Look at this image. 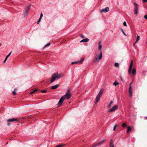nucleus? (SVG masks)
<instances>
[{
	"label": "nucleus",
	"mask_w": 147,
	"mask_h": 147,
	"mask_svg": "<svg viewBox=\"0 0 147 147\" xmlns=\"http://www.w3.org/2000/svg\"><path fill=\"white\" fill-rule=\"evenodd\" d=\"M1 46V43H0V47Z\"/></svg>",
	"instance_id": "8fccbe9b"
},
{
	"label": "nucleus",
	"mask_w": 147,
	"mask_h": 147,
	"mask_svg": "<svg viewBox=\"0 0 147 147\" xmlns=\"http://www.w3.org/2000/svg\"><path fill=\"white\" fill-rule=\"evenodd\" d=\"M7 125L8 126H9L10 125V123L9 122H8L7 123Z\"/></svg>",
	"instance_id": "49530a36"
},
{
	"label": "nucleus",
	"mask_w": 147,
	"mask_h": 147,
	"mask_svg": "<svg viewBox=\"0 0 147 147\" xmlns=\"http://www.w3.org/2000/svg\"><path fill=\"white\" fill-rule=\"evenodd\" d=\"M132 67V65H130L129 69L128 70V73H129V74H131Z\"/></svg>",
	"instance_id": "4468645a"
},
{
	"label": "nucleus",
	"mask_w": 147,
	"mask_h": 147,
	"mask_svg": "<svg viewBox=\"0 0 147 147\" xmlns=\"http://www.w3.org/2000/svg\"><path fill=\"white\" fill-rule=\"evenodd\" d=\"M18 119H15V118H12V119H7V122H13L14 121H18Z\"/></svg>",
	"instance_id": "1a4fd4ad"
},
{
	"label": "nucleus",
	"mask_w": 147,
	"mask_h": 147,
	"mask_svg": "<svg viewBox=\"0 0 147 147\" xmlns=\"http://www.w3.org/2000/svg\"><path fill=\"white\" fill-rule=\"evenodd\" d=\"M28 11H27L26 10V12H25V15H27L28 13Z\"/></svg>",
	"instance_id": "37998d69"
},
{
	"label": "nucleus",
	"mask_w": 147,
	"mask_h": 147,
	"mask_svg": "<svg viewBox=\"0 0 147 147\" xmlns=\"http://www.w3.org/2000/svg\"><path fill=\"white\" fill-rule=\"evenodd\" d=\"M132 82H131L130 84H129V86H131V84H132Z\"/></svg>",
	"instance_id": "de8ad7c7"
},
{
	"label": "nucleus",
	"mask_w": 147,
	"mask_h": 147,
	"mask_svg": "<svg viewBox=\"0 0 147 147\" xmlns=\"http://www.w3.org/2000/svg\"><path fill=\"white\" fill-rule=\"evenodd\" d=\"M88 40H89V39L88 38H86L85 39H84L82 40H81L80 41V42H87L88 41Z\"/></svg>",
	"instance_id": "f3484780"
},
{
	"label": "nucleus",
	"mask_w": 147,
	"mask_h": 147,
	"mask_svg": "<svg viewBox=\"0 0 147 147\" xmlns=\"http://www.w3.org/2000/svg\"><path fill=\"white\" fill-rule=\"evenodd\" d=\"M131 127L130 126H128L127 127V133H128L129 132V131H131Z\"/></svg>",
	"instance_id": "5701e85b"
},
{
	"label": "nucleus",
	"mask_w": 147,
	"mask_h": 147,
	"mask_svg": "<svg viewBox=\"0 0 147 147\" xmlns=\"http://www.w3.org/2000/svg\"><path fill=\"white\" fill-rule=\"evenodd\" d=\"M54 73L56 74V77L57 78V79H59L61 78L63 76V74H58L57 73Z\"/></svg>",
	"instance_id": "9d476101"
},
{
	"label": "nucleus",
	"mask_w": 147,
	"mask_h": 147,
	"mask_svg": "<svg viewBox=\"0 0 147 147\" xmlns=\"http://www.w3.org/2000/svg\"><path fill=\"white\" fill-rule=\"evenodd\" d=\"M117 124H115V126H114V127H113V130L114 131H115L117 127Z\"/></svg>",
	"instance_id": "c85d7f7f"
},
{
	"label": "nucleus",
	"mask_w": 147,
	"mask_h": 147,
	"mask_svg": "<svg viewBox=\"0 0 147 147\" xmlns=\"http://www.w3.org/2000/svg\"><path fill=\"white\" fill-rule=\"evenodd\" d=\"M121 78V80L122 81H123V79H122V78H121H121Z\"/></svg>",
	"instance_id": "09e8293b"
},
{
	"label": "nucleus",
	"mask_w": 147,
	"mask_h": 147,
	"mask_svg": "<svg viewBox=\"0 0 147 147\" xmlns=\"http://www.w3.org/2000/svg\"><path fill=\"white\" fill-rule=\"evenodd\" d=\"M109 147H115L113 143L112 139H111L110 141V143L109 144Z\"/></svg>",
	"instance_id": "f8f14e48"
},
{
	"label": "nucleus",
	"mask_w": 147,
	"mask_h": 147,
	"mask_svg": "<svg viewBox=\"0 0 147 147\" xmlns=\"http://www.w3.org/2000/svg\"><path fill=\"white\" fill-rule=\"evenodd\" d=\"M131 86H129V90H131Z\"/></svg>",
	"instance_id": "c03bdc74"
},
{
	"label": "nucleus",
	"mask_w": 147,
	"mask_h": 147,
	"mask_svg": "<svg viewBox=\"0 0 147 147\" xmlns=\"http://www.w3.org/2000/svg\"><path fill=\"white\" fill-rule=\"evenodd\" d=\"M104 91V89L102 88L100 90L99 92L98 93V95L96 96V98L95 103H97L98 102L100 98L101 97V95L103 93Z\"/></svg>",
	"instance_id": "f03ea898"
},
{
	"label": "nucleus",
	"mask_w": 147,
	"mask_h": 147,
	"mask_svg": "<svg viewBox=\"0 0 147 147\" xmlns=\"http://www.w3.org/2000/svg\"><path fill=\"white\" fill-rule=\"evenodd\" d=\"M42 93H45L47 92V90H41L40 91Z\"/></svg>",
	"instance_id": "2f4dec72"
},
{
	"label": "nucleus",
	"mask_w": 147,
	"mask_h": 147,
	"mask_svg": "<svg viewBox=\"0 0 147 147\" xmlns=\"http://www.w3.org/2000/svg\"><path fill=\"white\" fill-rule=\"evenodd\" d=\"M135 44H134V45H135Z\"/></svg>",
	"instance_id": "3c124183"
},
{
	"label": "nucleus",
	"mask_w": 147,
	"mask_h": 147,
	"mask_svg": "<svg viewBox=\"0 0 147 147\" xmlns=\"http://www.w3.org/2000/svg\"><path fill=\"white\" fill-rule=\"evenodd\" d=\"M123 26H127V24L125 22H124L123 23Z\"/></svg>",
	"instance_id": "f704fd0d"
},
{
	"label": "nucleus",
	"mask_w": 147,
	"mask_h": 147,
	"mask_svg": "<svg viewBox=\"0 0 147 147\" xmlns=\"http://www.w3.org/2000/svg\"><path fill=\"white\" fill-rule=\"evenodd\" d=\"M121 32H122V33H123V34H124V35H125V36H126L127 35H126V34L124 32V31H123V30L122 29H121Z\"/></svg>",
	"instance_id": "cd10ccee"
},
{
	"label": "nucleus",
	"mask_w": 147,
	"mask_h": 147,
	"mask_svg": "<svg viewBox=\"0 0 147 147\" xmlns=\"http://www.w3.org/2000/svg\"><path fill=\"white\" fill-rule=\"evenodd\" d=\"M102 57V52L101 51H100V52L99 55H97L94 59L93 61L94 63H97L98 61V60H100Z\"/></svg>",
	"instance_id": "f257e3e1"
},
{
	"label": "nucleus",
	"mask_w": 147,
	"mask_h": 147,
	"mask_svg": "<svg viewBox=\"0 0 147 147\" xmlns=\"http://www.w3.org/2000/svg\"><path fill=\"white\" fill-rule=\"evenodd\" d=\"M140 36H138V35L137 36V39H136V42H135L134 43V44L137 43L138 42V41L140 40Z\"/></svg>",
	"instance_id": "dca6fc26"
},
{
	"label": "nucleus",
	"mask_w": 147,
	"mask_h": 147,
	"mask_svg": "<svg viewBox=\"0 0 147 147\" xmlns=\"http://www.w3.org/2000/svg\"><path fill=\"white\" fill-rule=\"evenodd\" d=\"M30 5H29V6L27 7L26 11H29L30 9Z\"/></svg>",
	"instance_id": "b1692460"
},
{
	"label": "nucleus",
	"mask_w": 147,
	"mask_h": 147,
	"mask_svg": "<svg viewBox=\"0 0 147 147\" xmlns=\"http://www.w3.org/2000/svg\"><path fill=\"white\" fill-rule=\"evenodd\" d=\"M146 119H147V117H146Z\"/></svg>",
	"instance_id": "603ef678"
},
{
	"label": "nucleus",
	"mask_w": 147,
	"mask_h": 147,
	"mask_svg": "<svg viewBox=\"0 0 147 147\" xmlns=\"http://www.w3.org/2000/svg\"><path fill=\"white\" fill-rule=\"evenodd\" d=\"M8 58V57L7 56H6V57L5 59V60H4V61H3V63H5V62H6V61L7 60V58Z\"/></svg>",
	"instance_id": "473e14b6"
},
{
	"label": "nucleus",
	"mask_w": 147,
	"mask_h": 147,
	"mask_svg": "<svg viewBox=\"0 0 147 147\" xmlns=\"http://www.w3.org/2000/svg\"><path fill=\"white\" fill-rule=\"evenodd\" d=\"M119 84V83H117L116 81H115L113 83V85L116 86L117 85Z\"/></svg>",
	"instance_id": "c756f323"
},
{
	"label": "nucleus",
	"mask_w": 147,
	"mask_h": 147,
	"mask_svg": "<svg viewBox=\"0 0 147 147\" xmlns=\"http://www.w3.org/2000/svg\"><path fill=\"white\" fill-rule=\"evenodd\" d=\"M42 16H43V14H42V13H41V14H40V17L39 18H40L41 19L42 17Z\"/></svg>",
	"instance_id": "4c0bfd02"
},
{
	"label": "nucleus",
	"mask_w": 147,
	"mask_h": 147,
	"mask_svg": "<svg viewBox=\"0 0 147 147\" xmlns=\"http://www.w3.org/2000/svg\"><path fill=\"white\" fill-rule=\"evenodd\" d=\"M134 5L135 6L134 8V13L136 14H137L138 13V5L135 3H134Z\"/></svg>",
	"instance_id": "6e6552de"
},
{
	"label": "nucleus",
	"mask_w": 147,
	"mask_h": 147,
	"mask_svg": "<svg viewBox=\"0 0 147 147\" xmlns=\"http://www.w3.org/2000/svg\"><path fill=\"white\" fill-rule=\"evenodd\" d=\"M143 3H146L147 2V0H143Z\"/></svg>",
	"instance_id": "ea45409f"
},
{
	"label": "nucleus",
	"mask_w": 147,
	"mask_h": 147,
	"mask_svg": "<svg viewBox=\"0 0 147 147\" xmlns=\"http://www.w3.org/2000/svg\"><path fill=\"white\" fill-rule=\"evenodd\" d=\"M11 52L9 53V54L7 56L8 57L11 54Z\"/></svg>",
	"instance_id": "a19ab883"
},
{
	"label": "nucleus",
	"mask_w": 147,
	"mask_h": 147,
	"mask_svg": "<svg viewBox=\"0 0 147 147\" xmlns=\"http://www.w3.org/2000/svg\"><path fill=\"white\" fill-rule=\"evenodd\" d=\"M136 72V69L134 68L133 69L132 71V74L133 75H135Z\"/></svg>",
	"instance_id": "2eb2a0df"
},
{
	"label": "nucleus",
	"mask_w": 147,
	"mask_h": 147,
	"mask_svg": "<svg viewBox=\"0 0 147 147\" xmlns=\"http://www.w3.org/2000/svg\"><path fill=\"white\" fill-rule=\"evenodd\" d=\"M118 107V106L115 105H114L112 108L110 109L108 112H112L114 111Z\"/></svg>",
	"instance_id": "39448f33"
},
{
	"label": "nucleus",
	"mask_w": 147,
	"mask_h": 147,
	"mask_svg": "<svg viewBox=\"0 0 147 147\" xmlns=\"http://www.w3.org/2000/svg\"><path fill=\"white\" fill-rule=\"evenodd\" d=\"M109 8L108 7H106L105 8L101 10V12H106L109 11Z\"/></svg>",
	"instance_id": "9b49d317"
},
{
	"label": "nucleus",
	"mask_w": 147,
	"mask_h": 147,
	"mask_svg": "<svg viewBox=\"0 0 147 147\" xmlns=\"http://www.w3.org/2000/svg\"><path fill=\"white\" fill-rule=\"evenodd\" d=\"M133 61L132 60V61H131L130 63V65L133 66Z\"/></svg>",
	"instance_id": "58836bf2"
},
{
	"label": "nucleus",
	"mask_w": 147,
	"mask_h": 147,
	"mask_svg": "<svg viewBox=\"0 0 147 147\" xmlns=\"http://www.w3.org/2000/svg\"><path fill=\"white\" fill-rule=\"evenodd\" d=\"M97 145V144L95 145H93V146H92V147H96L97 146H98V145Z\"/></svg>",
	"instance_id": "e433bc0d"
},
{
	"label": "nucleus",
	"mask_w": 147,
	"mask_h": 147,
	"mask_svg": "<svg viewBox=\"0 0 147 147\" xmlns=\"http://www.w3.org/2000/svg\"><path fill=\"white\" fill-rule=\"evenodd\" d=\"M84 60V58H82L80 60L78 61H77L72 62L71 63V64L72 65L76 64L78 63H81Z\"/></svg>",
	"instance_id": "0eeeda50"
},
{
	"label": "nucleus",
	"mask_w": 147,
	"mask_h": 147,
	"mask_svg": "<svg viewBox=\"0 0 147 147\" xmlns=\"http://www.w3.org/2000/svg\"><path fill=\"white\" fill-rule=\"evenodd\" d=\"M17 89L16 88H15L14 90L13 91L12 93L13 95H15L16 94V91Z\"/></svg>",
	"instance_id": "393cba45"
},
{
	"label": "nucleus",
	"mask_w": 147,
	"mask_h": 147,
	"mask_svg": "<svg viewBox=\"0 0 147 147\" xmlns=\"http://www.w3.org/2000/svg\"><path fill=\"white\" fill-rule=\"evenodd\" d=\"M144 18H145L147 19V15H145V16H144Z\"/></svg>",
	"instance_id": "79ce46f5"
},
{
	"label": "nucleus",
	"mask_w": 147,
	"mask_h": 147,
	"mask_svg": "<svg viewBox=\"0 0 147 147\" xmlns=\"http://www.w3.org/2000/svg\"><path fill=\"white\" fill-rule=\"evenodd\" d=\"M38 90L37 89H35L34 90H33L30 93V94H33V93H34L35 92L37 91Z\"/></svg>",
	"instance_id": "4be33fe9"
},
{
	"label": "nucleus",
	"mask_w": 147,
	"mask_h": 147,
	"mask_svg": "<svg viewBox=\"0 0 147 147\" xmlns=\"http://www.w3.org/2000/svg\"><path fill=\"white\" fill-rule=\"evenodd\" d=\"M129 94L130 97L131 98H132V91L131 90H129Z\"/></svg>",
	"instance_id": "412c9836"
},
{
	"label": "nucleus",
	"mask_w": 147,
	"mask_h": 147,
	"mask_svg": "<svg viewBox=\"0 0 147 147\" xmlns=\"http://www.w3.org/2000/svg\"><path fill=\"white\" fill-rule=\"evenodd\" d=\"M41 19V18H39V19H38V20L37 22V24H38L40 22Z\"/></svg>",
	"instance_id": "72a5a7b5"
},
{
	"label": "nucleus",
	"mask_w": 147,
	"mask_h": 147,
	"mask_svg": "<svg viewBox=\"0 0 147 147\" xmlns=\"http://www.w3.org/2000/svg\"><path fill=\"white\" fill-rule=\"evenodd\" d=\"M50 45V43H49L46 44V45H45L44 47V48H45V47H47V46H49Z\"/></svg>",
	"instance_id": "7c9ffc66"
},
{
	"label": "nucleus",
	"mask_w": 147,
	"mask_h": 147,
	"mask_svg": "<svg viewBox=\"0 0 147 147\" xmlns=\"http://www.w3.org/2000/svg\"><path fill=\"white\" fill-rule=\"evenodd\" d=\"M65 99L66 98L67 99H69L71 97V94L70 93V89H68L66 94L63 96Z\"/></svg>",
	"instance_id": "7ed1b4c3"
},
{
	"label": "nucleus",
	"mask_w": 147,
	"mask_h": 147,
	"mask_svg": "<svg viewBox=\"0 0 147 147\" xmlns=\"http://www.w3.org/2000/svg\"><path fill=\"white\" fill-rule=\"evenodd\" d=\"M105 140H103L101 141L99 143L97 144V145H100L101 144H102L104 142H105Z\"/></svg>",
	"instance_id": "6ab92c4d"
},
{
	"label": "nucleus",
	"mask_w": 147,
	"mask_h": 147,
	"mask_svg": "<svg viewBox=\"0 0 147 147\" xmlns=\"http://www.w3.org/2000/svg\"><path fill=\"white\" fill-rule=\"evenodd\" d=\"M97 145V144L95 145H93V146H92V147H96L97 146H98V145Z\"/></svg>",
	"instance_id": "c9c22d12"
},
{
	"label": "nucleus",
	"mask_w": 147,
	"mask_h": 147,
	"mask_svg": "<svg viewBox=\"0 0 147 147\" xmlns=\"http://www.w3.org/2000/svg\"><path fill=\"white\" fill-rule=\"evenodd\" d=\"M65 99V98L63 96L60 99L59 101V102L58 103V107H59L60 106H61V105L63 102L64 101Z\"/></svg>",
	"instance_id": "20e7f679"
},
{
	"label": "nucleus",
	"mask_w": 147,
	"mask_h": 147,
	"mask_svg": "<svg viewBox=\"0 0 147 147\" xmlns=\"http://www.w3.org/2000/svg\"><path fill=\"white\" fill-rule=\"evenodd\" d=\"M122 127H124L126 126V124L125 123H124L122 124Z\"/></svg>",
	"instance_id": "bb28decb"
},
{
	"label": "nucleus",
	"mask_w": 147,
	"mask_h": 147,
	"mask_svg": "<svg viewBox=\"0 0 147 147\" xmlns=\"http://www.w3.org/2000/svg\"><path fill=\"white\" fill-rule=\"evenodd\" d=\"M80 36L82 38H84V36L82 35H80Z\"/></svg>",
	"instance_id": "a18cd8bd"
},
{
	"label": "nucleus",
	"mask_w": 147,
	"mask_h": 147,
	"mask_svg": "<svg viewBox=\"0 0 147 147\" xmlns=\"http://www.w3.org/2000/svg\"><path fill=\"white\" fill-rule=\"evenodd\" d=\"M113 103V101H111L110 104L107 106V107L108 108H110L111 107V105Z\"/></svg>",
	"instance_id": "aec40b11"
},
{
	"label": "nucleus",
	"mask_w": 147,
	"mask_h": 147,
	"mask_svg": "<svg viewBox=\"0 0 147 147\" xmlns=\"http://www.w3.org/2000/svg\"><path fill=\"white\" fill-rule=\"evenodd\" d=\"M56 74L54 73L51 77V79L50 80V81L51 83L53 82L55 79L57 78L56 77Z\"/></svg>",
	"instance_id": "423d86ee"
},
{
	"label": "nucleus",
	"mask_w": 147,
	"mask_h": 147,
	"mask_svg": "<svg viewBox=\"0 0 147 147\" xmlns=\"http://www.w3.org/2000/svg\"><path fill=\"white\" fill-rule=\"evenodd\" d=\"M101 41H100L98 43V50H100L102 49V47L101 44Z\"/></svg>",
	"instance_id": "a211bd4d"
},
{
	"label": "nucleus",
	"mask_w": 147,
	"mask_h": 147,
	"mask_svg": "<svg viewBox=\"0 0 147 147\" xmlns=\"http://www.w3.org/2000/svg\"><path fill=\"white\" fill-rule=\"evenodd\" d=\"M114 66L116 67H118L119 66V64L118 63H115Z\"/></svg>",
	"instance_id": "a878e982"
},
{
	"label": "nucleus",
	"mask_w": 147,
	"mask_h": 147,
	"mask_svg": "<svg viewBox=\"0 0 147 147\" xmlns=\"http://www.w3.org/2000/svg\"><path fill=\"white\" fill-rule=\"evenodd\" d=\"M59 86V84H56L55 85L53 86L51 88V89H55L57 88Z\"/></svg>",
	"instance_id": "ddd939ff"
}]
</instances>
